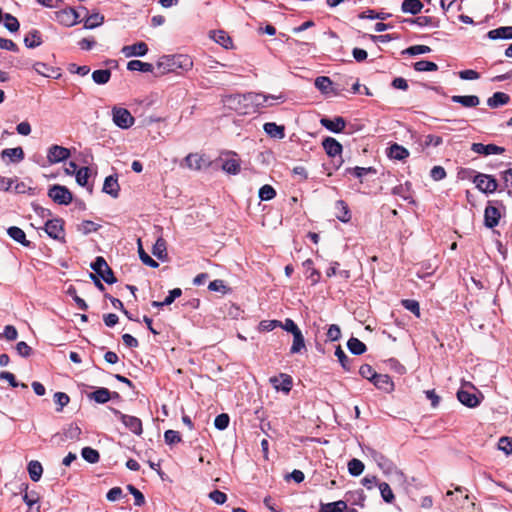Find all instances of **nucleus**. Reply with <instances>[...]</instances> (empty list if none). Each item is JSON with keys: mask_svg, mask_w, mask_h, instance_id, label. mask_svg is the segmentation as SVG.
Returning <instances> with one entry per match:
<instances>
[{"mask_svg": "<svg viewBox=\"0 0 512 512\" xmlns=\"http://www.w3.org/2000/svg\"><path fill=\"white\" fill-rule=\"evenodd\" d=\"M138 253L139 258L141 261L151 267V268H157L159 266L158 262H156L153 258H151L143 249L140 239L138 240Z\"/></svg>", "mask_w": 512, "mask_h": 512, "instance_id": "obj_49", "label": "nucleus"}, {"mask_svg": "<svg viewBox=\"0 0 512 512\" xmlns=\"http://www.w3.org/2000/svg\"><path fill=\"white\" fill-rule=\"evenodd\" d=\"M413 68L418 72H430L436 71L438 69V65L428 60H420L413 64Z\"/></svg>", "mask_w": 512, "mask_h": 512, "instance_id": "obj_46", "label": "nucleus"}, {"mask_svg": "<svg viewBox=\"0 0 512 512\" xmlns=\"http://www.w3.org/2000/svg\"><path fill=\"white\" fill-rule=\"evenodd\" d=\"M265 133L276 139H283L285 137V128L282 125H277L274 122H267L263 125Z\"/></svg>", "mask_w": 512, "mask_h": 512, "instance_id": "obj_25", "label": "nucleus"}, {"mask_svg": "<svg viewBox=\"0 0 512 512\" xmlns=\"http://www.w3.org/2000/svg\"><path fill=\"white\" fill-rule=\"evenodd\" d=\"M409 156V151L397 143L391 145L388 149V157L395 160H404Z\"/></svg>", "mask_w": 512, "mask_h": 512, "instance_id": "obj_33", "label": "nucleus"}, {"mask_svg": "<svg viewBox=\"0 0 512 512\" xmlns=\"http://www.w3.org/2000/svg\"><path fill=\"white\" fill-rule=\"evenodd\" d=\"M457 398L461 404L465 405L469 408H475L480 405L481 400L483 399V395L481 392L478 394L471 392L469 390H465L463 387L458 390Z\"/></svg>", "mask_w": 512, "mask_h": 512, "instance_id": "obj_11", "label": "nucleus"}, {"mask_svg": "<svg viewBox=\"0 0 512 512\" xmlns=\"http://www.w3.org/2000/svg\"><path fill=\"white\" fill-rule=\"evenodd\" d=\"M81 13L73 8H65L55 12V19L66 27H72L80 22Z\"/></svg>", "mask_w": 512, "mask_h": 512, "instance_id": "obj_8", "label": "nucleus"}, {"mask_svg": "<svg viewBox=\"0 0 512 512\" xmlns=\"http://www.w3.org/2000/svg\"><path fill=\"white\" fill-rule=\"evenodd\" d=\"M473 183L479 191L485 194L494 193L498 188V182L495 177L488 174H475L473 177Z\"/></svg>", "mask_w": 512, "mask_h": 512, "instance_id": "obj_4", "label": "nucleus"}, {"mask_svg": "<svg viewBox=\"0 0 512 512\" xmlns=\"http://www.w3.org/2000/svg\"><path fill=\"white\" fill-rule=\"evenodd\" d=\"M270 383L273 387L279 391H283L285 393H289L292 389L293 381L290 375L281 373L279 377L273 376L270 378Z\"/></svg>", "mask_w": 512, "mask_h": 512, "instance_id": "obj_12", "label": "nucleus"}, {"mask_svg": "<svg viewBox=\"0 0 512 512\" xmlns=\"http://www.w3.org/2000/svg\"><path fill=\"white\" fill-rule=\"evenodd\" d=\"M129 71H139L149 73L153 71V65L151 63L142 62L140 60H131L127 64Z\"/></svg>", "mask_w": 512, "mask_h": 512, "instance_id": "obj_39", "label": "nucleus"}, {"mask_svg": "<svg viewBox=\"0 0 512 512\" xmlns=\"http://www.w3.org/2000/svg\"><path fill=\"white\" fill-rule=\"evenodd\" d=\"M88 398L90 400H94L96 403L105 404L110 399H112V395H111V392L109 391V389L104 388V387H99L92 393H89Z\"/></svg>", "mask_w": 512, "mask_h": 512, "instance_id": "obj_26", "label": "nucleus"}, {"mask_svg": "<svg viewBox=\"0 0 512 512\" xmlns=\"http://www.w3.org/2000/svg\"><path fill=\"white\" fill-rule=\"evenodd\" d=\"M346 174H352L355 177L362 179L364 176L369 174H376L377 170L374 167H349L345 170Z\"/></svg>", "mask_w": 512, "mask_h": 512, "instance_id": "obj_38", "label": "nucleus"}, {"mask_svg": "<svg viewBox=\"0 0 512 512\" xmlns=\"http://www.w3.org/2000/svg\"><path fill=\"white\" fill-rule=\"evenodd\" d=\"M500 212L496 207L488 205L484 212V224L488 228H494L500 220Z\"/></svg>", "mask_w": 512, "mask_h": 512, "instance_id": "obj_20", "label": "nucleus"}, {"mask_svg": "<svg viewBox=\"0 0 512 512\" xmlns=\"http://www.w3.org/2000/svg\"><path fill=\"white\" fill-rule=\"evenodd\" d=\"M81 455L85 461L91 464L97 463L100 459L99 452L91 447H84L81 451Z\"/></svg>", "mask_w": 512, "mask_h": 512, "instance_id": "obj_45", "label": "nucleus"}, {"mask_svg": "<svg viewBox=\"0 0 512 512\" xmlns=\"http://www.w3.org/2000/svg\"><path fill=\"white\" fill-rule=\"evenodd\" d=\"M359 374L369 381L373 382L374 377H376L377 373L374 371L372 366L369 364H363L359 369Z\"/></svg>", "mask_w": 512, "mask_h": 512, "instance_id": "obj_63", "label": "nucleus"}, {"mask_svg": "<svg viewBox=\"0 0 512 512\" xmlns=\"http://www.w3.org/2000/svg\"><path fill=\"white\" fill-rule=\"evenodd\" d=\"M315 87L325 95L333 94L339 95V91L333 88V82L327 76H319L315 79Z\"/></svg>", "mask_w": 512, "mask_h": 512, "instance_id": "obj_17", "label": "nucleus"}, {"mask_svg": "<svg viewBox=\"0 0 512 512\" xmlns=\"http://www.w3.org/2000/svg\"><path fill=\"white\" fill-rule=\"evenodd\" d=\"M431 52V48L426 45H414L408 47L406 50L403 51L405 54H409L411 56L420 55V54H426Z\"/></svg>", "mask_w": 512, "mask_h": 512, "instance_id": "obj_58", "label": "nucleus"}, {"mask_svg": "<svg viewBox=\"0 0 512 512\" xmlns=\"http://www.w3.org/2000/svg\"><path fill=\"white\" fill-rule=\"evenodd\" d=\"M347 347L349 351L354 355H362L366 352V345L360 341L358 338L351 337L347 342Z\"/></svg>", "mask_w": 512, "mask_h": 512, "instance_id": "obj_40", "label": "nucleus"}, {"mask_svg": "<svg viewBox=\"0 0 512 512\" xmlns=\"http://www.w3.org/2000/svg\"><path fill=\"white\" fill-rule=\"evenodd\" d=\"M152 253L159 260L165 261L167 259L166 241L163 238H158L153 246Z\"/></svg>", "mask_w": 512, "mask_h": 512, "instance_id": "obj_37", "label": "nucleus"}, {"mask_svg": "<svg viewBox=\"0 0 512 512\" xmlns=\"http://www.w3.org/2000/svg\"><path fill=\"white\" fill-rule=\"evenodd\" d=\"M33 69L35 72H37L39 75H42L47 78H58L60 76V73L58 72V69H55L52 66H49L46 63L43 62H36L33 64Z\"/></svg>", "mask_w": 512, "mask_h": 512, "instance_id": "obj_22", "label": "nucleus"}, {"mask_svg": "<svg viewBox=\"0 0 512 512\" xmlns=\"http://www.w3.org/2000/svg\"><path fill=\"white\" fill-rule=\"evenodd\" d=\"M320 123L323 127L333 133H340L344 130L346 126V121L343 117L337 116L333 119L330 118H322Z\"/></svg>", "mask_w": 512, "mask_h": 512, "instance_id": "obj_16", "label": "nucleus"}, {"mask_svg": "<svg viewBox=\"0 0 512 512\" xmlns=\"http://www.w3.org/2000/svg\"><path fill=\"white\" fill-rule=\"evenodd\" d=\"M222 169L232 175H236L240 172V161L236 153H232L229 158L222 159Z\"/></svg>", "mask_w": 512, "mask_h": 512, "instance_id": "obj_21", "label": "nucleus"}, {"mask_svg": "<svg viewBox=\"0 0 512 512\" xmlns=\"http://www.w3.org/2000/svg\"><path fill=\"white\" fill-rule=\"evenodd\" d=\"M111 411L129 431L138 436L142 434V421L138 417L124 414L115 408H111Z\"/></svg>", "mask_w": 512, "mask_h": 512, "instance_id": "obj_5", "label": "nucleus"}, {"mask_svg": "<svg viewBox=\"0 0 512 512\" xmlns=\"http://www.w3.org/2000/svg\"><path fill=\"white\" fill-rule=\"evenodd\" d=\"M377 389H380L386 393H390L394 390V383L391 377L387 374H378L374 377L372 382Z\"/></svg>", "mask_w": 512, "mask_h": 512, "instance_id": "obj_19", "label": "nucleus"}, {"mask_svg": "<svg viewBox=\"0 0 512 512\" xmlns=\"http://www.w3.org/2000/svg\"><path fill=\"white\" fill-rule=\"evenodd\" d=\"M364 464L361 460L353 458L348 462V471L352 476H359L364 471Z\"/></svg>", "mask_w": 512, "mask_h": 512, "instance_id": "obj_48", "label": "nucleus"}, {"mask_svg": "<svg viewBox=\"0 0 512 512\" xmlns=\"http://www.w3.org/2000/svg\"><path fill=\"white\" fill-rule=\"evenodd\" d=\"M120 186L118 184L117 176L110 175L105 178L103 184V192L111 195L113 198H117L119 195Z\"/></svg>", "mask_w": 512, "mask_h": 512, "instance_id": "obj_23", "label": "nucleus"}, {"mask_svg": "<svg viewBox=\"0 0 512 512\" xmlns=\"http://www.w3.org/2000/svg\"><path fill=\"white\" fill-rule=\"evenodd\" d=\"M111 78V71L109 69L95 70L92 73L93 81L98 85L106 84Z\"/></svg>", "mask_w": 512, "mask_h": 512, "instance_id": "obj_44", "label": "nucleus"}, {"mask_svg": "<svg viewBox=\"0 0 512 512\" xmlns=\"http://www.w3.org/2000/svg\"><path fill=\"white\" fill-rule=\"evenodd\" d=\"M2 159L9 158L11 162H20L24 159L22 147L7 148L1 152Z\"/></svg>", "mask_w": 512, "mask_h": 512, "instance_id": "obj_29", "label": "nucleus"}, {"mask_svg": "<svg viewBox=\"0 0 512 512\" xmlns=\"http://www.w3.org/2000/svg\"><path fill=\"white\" fill-rule=\"evenodd\" d=\"M509 101L510 97L508 94L504 92H495L490 98H488L487 105L490 108H497L507 104Z\"/></svg>", "mask_w": 512, "mask_h": 512, "instance_id": "obj_31", "label": "nucleus"}, {"mask_svg": "<svg viewBox=\"0 0 512 512\" xmlns=\"http://www.w3.org/2000/svg\"><path fill=\"white\" fill-rule=\"evenodd\" d=\"M211 37L216 43L226 49L232 47V40L230 36L223 30L213 31Z\"/></svg>", "mask_w": 512, "mask_h": 512, "instance_id": "obj_41", "label": "nucleus"}, {"mask_svg": "<svg viewBox=\"0 0 512 512\" xmlns=\"http://www.w3.org/2000/svg\"><path fill=\"white\" fill-rule=\"evenodd\" d=\"M112 120L113 123L121 129H128L135 122L134 117L126 108L117 106L112 108Z\"/></svg>", "mask_w": 512, "mask_h": 512, "instance_id": "obj_6", "label": "nucleus"}, {"mask_svg": "<svg viewBox=\"0 0 512 512\" xmlns=\"http://www.w3.org/2000/svg\"><path fill=\"white\" fill-rule=\"evenodd\" d=\"M89 168L88 167H81L79 168L76 173H75V177H76V182L78 183V185L84 187L87 185V182H88V178H89Z\"/></svg>", "mask_w": 512, "mask_h": 512, "instance_id": "obj_56", "label": "nucleus"}, {"mask_svg": "<svg viewBox=\"0 0 512 512\" xmlns=\"http://www.w3.org/2000/svg\"><path fill=\"white\" fill-rule=\"evenodd\" d=\"M184 165L191 170H201L204 167L209 166V163L205 158L198 153H189L184 158Z\"/></svg>", "mask_w": 512, "mask_h": 512, "instance_id": "obj_14", "label": "nucleus"}, {"mask_svg": "<svg viewBox=\"0 0 512 512\" xmlns=\"http://www.w3.org/2000/svg\"><path fill=\"white\" fill-rule=\"evenodd\" d=\"M54 402L58 405L57 411L60 412L70 402L69 396L64 392H56L54 394Z\"/></svg>", "mask_w": 512, "mask_h": 512, "instance_id": "obj_57", "label": "nucleus"}, {"mask_svg": "<svg viewBox=\"0 0 512 512\" xmlns=\"http://www.w3.org/2000/svg\"><path fill=\"white\" fill-rule=\"evenodd\" d=\"M423 4L420 0H403L401 10L404 13L416 15L421 12Z\"/></svg>", "mask_w": 512, "mask_h": 512, "instance_id": "obj_32", "label": "nucleus"}, {"mask_svg": "<svg viewBox=\"0 0 512 512\" xmlns=\"http://www.w3.org/2000/svg\"><path fill=\"white\" fill-rule=\"evenodd\" d=\"M451 101L454 103H459L466 108L476 107L480 103V99L476 95H453L451 97Z\"/></svg>", "mask_w": 512, "mask_h": 512, "instance_id": "obj_24", "label": "nucleus"}, {"mask_svg": "<svg viewBox=\"0 0 512 512\" xmlns=\"http://www.w3.org/2000/svg\"><path fill=\"white\" fill-rule=\"evenodd\" d=\"M100 227L101 226L99 224H96L93 221L84 220L81 222V224L78 225V231H80L84 235H88L92 232L98 231Z\"/></svg>", "mask_w": 512, "mask_h": 512, "instance_id": "obj_53", "label": "nucleus"}, {"mask_svg": "<svg viewBox=\"0 0 512 512\" xmlns=\"http://www.w3.org/2000/svg\"><path fill=\"white\" fill-rule=\"evenodd\" d=\"M4 26L8 31L14 33L19 30L20 24L16 17L6 13L4 14Z\"/></svg>", "mask_w": 512, "mask_h": 512, "instance_id": "obj_52", "label": "nucleus"}, {"mask_svg": "<svg viewBox=\"0 0 512 512\" xmlns=\"http://www.w3.org/2000/svg\"><path fill=\"white\" fill-rule=\"evenodd\" d=\"M90 267L105 283L114 284L117 282L112 269L108 266L106 260L102 256L96 257Z\"/></svg>", "mask_w": 512, "mask_h": 512, "instance_id": "obj_3", "label": "nucleus"}, {"mask_svg": "<svg viewBox=\"0 0 512 512\" xmlns=\"http://www.w3.org/2000/svg\"><path fill=\"white\" fill-rule=\"evenodd\" d=\"M71 156L68 148L53 144L47 150V160L49 164H57L67 160Z\"/></svg>", "mask_w": 512, "mask_h": 512, "instance_id": "obj_10", "label": "nucleus"}, {"mask_svg": "<svg viewBox=\"0 0 512 512\" xmlns=\"http://www.w3.org/2000/svg\"><path fill=\"white\" fill-rule=\"evenodd\" d=\"M81 433V428L77 424L71 423L63 429L62 436L64 440L76 441L80 439Z\"/></svg>", "mask_w": 512, "mask_h": 512, "instance_id": "obj_34", "label": "nucleus"}, {"mask_svg": "<svg viewBox=\"0 0 512 512\" xmlns=\"http://www.w3.org/2000/svg\"><path fill=\"white\" fill-rule=\"evenodd\" d=\"M442 142H443L442 137L429 134V135H426L424 137V140L422 142V146L424 148H427L429 146L437 147V146L441 145Z\"/></svg>", "mask_w": 512, "mask_h": 512, "instance_id": "obj_62", "label": "nucleus"}, {"mask_svg": "<svg viewBox=\"0 0 512 512\" xmlns=\"http://www.w3.org/2000/svg\"><path fill=\"white\" fill-rule=\"evenodd\" d=\"M42 42L41 33L36 29H32L24 37V44L30 49L40 46Z\"/></svg>", "mask_w": 512, "mask_h": 512, "instance_id": "obj_28", "label": "nucleus"}, {"mask_svg": "<svg viewBox=\"0 0 512 512\" xmlns=\"http://www.w3.org/2000/svg\"><path fill=\"white\" fill-rule=\"evenodd\" d=\"M230 418L228 414L222 413L216 416L214 426L218 430H225L229 425Z\"/></svg>", "mask_w": 512, "mask_h": 512, "instance_id": "obj_61", "label": "nucleus"}, {"mask_svg": "<svg viewBox=\"0 0 512 512\" xmlns=\"http://www.w3.org/2000/svg\"><path fill=\"white\" fill-rule=\"evenodd\" d=\"M335 356L338 358V361L340 362L342 368L346 371H350V365H349V358L341 348V346H338L335 350Z\"/></svg>", "mask_w": 512, "mask_h": 512, "instance_id": "obj_60", "label": "nucleus"}, {"mask_svg": "<svg viewBox=\"0 0 512 512\" xmlns=\"http://www.w3.org/2000/svg\"><path fill=\"white\" fill-rule=\"evenodd\" d=\"M68 295H70L74 302L76 303L77 307L81 310L86 311L88 309V305L84 299L79 297L76 293V289L74 287H69L67 290Z\"/></svg>", "mask_w": 512, "mask_h": 512, "instance_id": "obj_59", "label": "nucleus"}, {"mask_svg": "<svg viewBox=\"0 0 512 512\" xmlns=\"http://www.w3.org/2000/svg\"><path fill=\"white\" fill-rule=\"evenodd\" d=\"M104 22V16L99 13H93L90 15H87L84 18V28L85 29H94L100 25H102Z\"/></svg>", "mask_w": 512, "mask_h": 512, "instance_id": "obj_43", "label": "nucleus"}, {"mask_svg": "<svg viewBox=\"0 0 512 512\" xmlns=\"http://www.w3.org/2000/svg\"><path fill=\"white\" fill-rule=\"evenodd\" d=\"M157 67L163 74L171 72L183 74L193 68V60L186 54L165 55L159 59Z\"/></svg>", "mask_w": 512, "mask_h": 512, "instance_id": "obj_1", "label": "nucleus"}, {"mask_svg": "<svg viewBox=\"0 0 512 512\" xmlns=\"http://www.w3.org/2000/svg\"><path fill=\"white\" fill-rule=\"evenodd\" d=\"M487 35L492 40L512 39V26H504L490 30Z\"/></svg>", "mask_w": 512, "mask_h": 512, "instance_id": "obj_30", "label": "nucleus"}, {"mask_svg": "<svg viewBox=\"0 0 512 512\" xmlns=\"http://www.w3.org/2000/svg\"><path fill=\"white\" fill-rule=\"evenodd\" d=\"M378 488L380 490L382 499L386 503H392L394 501L395 496H394V493L388 483L381 482L378 484Z\"/></svg>", "mask_w": 512, "mask_h": 512, "instance_id": "obj_47", "label": "nucleus"}, {"mask_svg": "<svg viewBox=\"0 0 512 512\" xmlns=\"http://www.w3.org/2000/svg\"><path fill=\"white\" fill-rule=\"evenodd\" d=\"M45 232L49 237L64 242L65 241V231H64V221L60 218H54L47 220L45 223Z\"/></svg>", "mask_w": 512, "mask_h": 512, "instance_id": "obj_9", "label": "nucleus"}, {"mask_svg": "<svg viewBox=\"0 0 512 512\" xmlns=\"http://www.w3.org/2000/svg\"><path fill=\"white\" fill-rule=\"evenodd\" d=\"M402 306L412 312L416 317H420L419 302L413 299H404L401 301Z\"/></svg>", "mask_w": 512, "mask_h": 512, "instance_id": "obj_54", "label": "nucleus"}, {"mask_svg": "<svg viewBox=\"0 0 512 512\" xmlns=\"http://www.w3.org/2000/svg\"><path fill=\"white\" fill-rule=\"evenodd\" d=\"M276 196V191L275 189L270 186V185H263L260 189H259V198L262 200V201H269L271 199H273L274 197Z\"/></svg>", "mask_w": 512, "mask_h": 512, "instance_id": "obj_55", "label": "nucleus"}, {"mask_svg": "<svg viewBox=\"0 0 512 512\" xmlns=\"http://www.w3.org/2000/svg\"><path fill=\"white\" fill-rule=\"evenodd\" d=\"M392 194L403 198L404 200H409L410 196V184L406 182L405 184H400L395 186L392 189Z\"/></svg>", "mask_w": 512, "mask_h": 512, "instance_id": "obj_51", "label": "nucleus"}, {"mask_svg": "<svg viewBox=\"0 0 512 512\" xmlns=\"http://www.w3.org/2000/svg\"><path fill=\"white\" fill-rule=\"evenodd\" d=\"M471 150L474 153L481 155H492V154H503L505 152L504 147L497 146L495 144H483V143H473L471 145Z\"/></svg>", "mask_w": 512, "mask_h": 512, "instance_id": "obj_13", "label": "nucleus"}, {"mask_svg": "<svg viewBox=\"0 0 512 512\" xmlns=\"http://www.w3.org/2000/svg\"><path fill=\"white\" fill-rule=\"evenodd\" d=\"M121 52L126 58H130L133 56L142 57L147 54L148 46L145 42H137L133 45L124 46L121 49Z\"/></svg>", "mask_w": 512, "mask_h": 512, "instance_id": "obj_15", "label": "nucleus"}, {"mask_svg": "<svg viewBox=\"0 0 512 512\" xmlns=\"http://www.w3.org/2000/svg\"><path fill=\"white\" fill-rule=\"evenodd\" d=\"M48 196L59 205H68L72 202L73 196L70 190L63 185L55 184L48 190Z\"/></svg>", "mask_w": 512, "mask_h": 512, "instance_id": "obj_7", "label": "nucleus"}, {"mask_svg": "<svg viewBox=\"0 0 512 512\" xmlns=\"http://www.w3.org/2000/svg\"><path fill=\"white\" fill-rule=\"evenodd\" d=\"M7 234L16 242L20 243L24 247H29L31 242L26 239L25 232L17 227L11 226L7 229Z\"/></svg>", "mask_w": 512, "mask_h": 512, "instance_id": "obj_27", "label": "nucleus"}, {"mask_svg": "<svg viewBox=\"0 0 512 512\" xmlns=\"http://www.w3.org/2000/svg\"><path fill=\"white\" fill-rule=\"evenodd\" d=\"M238 98L240 99L241 96H238ZM242 99L245 102L254 105L256 108H263V107L271 106L272 100L283 99V96L282 95L276 96V95L265 94V93H260V92L259 93L249 92V93L244 94L242 96Z\"/></svg>", "mask_w": 512, "mask_h": 512, "instance_id": "obj_2", "label": "nucleus"}, {"mask_svg": "<svg viewBox=\"0 0 512 512\" xmlns=\"http://www.w3.org/2000/svg\"><path fill=\"white\" fill-rule=\"evenodd\" d=\"M29 477L33 482H38L41 479L43 473V467L37 460H31L27 467Z\"/></svg>", "mask_w": 512, "mask_h": 512, "instance_id": "obj_35", "label": "nucleus"}, {"mask_svg": "<svg viewBox=\"0 0 512 512\" xmlns=\"http://www.w3.org/2000/svg\"><path fill=\"white\" fill-rule=\"evenodd\" d=\"M335 208L337 209L336 217L339 221L347 223L351 219V213L347 204L343 200L336 201Z\"/></svg>", "mask_w": 512, "mask_h": 512, "instance_id": "obj_36", "label": "nucleus"}, {"mask_svg": "<svg viewBox=\"0 0 512 512\" xmlns=\"http://www.w3.org/2000/svg\"><path fill=\"white\" fill-rule=\"evenodd\" d=\"M322 146L329 157L340 156L343 149L342 145L332 137H326L322 142Z\"/></svg>", "mask_w": 512, "mask_h": 512, "instance_id": "obj_18", "label": "nucleus"}, {"mask_svg": "<svg viewBox=\"0 0 512 512\" xmlns=\"http://www.w3.org/2000/svg\"><path fill=\"white\" fill-rule=\"evenodd\" d=\"M303 348H305V341L302 332L293 334V343L290 349L292 354L299 353Z\"/></svg>", "mask_w": 512, "mask_h": 512, "instance_id": "obj_50", "label": "nucleus"}, {"mask_svg": "<svg viewBox=\"0 0 512 512\" xmlns=\"http://www.w3.org/2000/svg\"><path fill=\"white\" fill-rule=\"evenodd\" d=\"M347 508V504L343 500L321 504L318 512H344Z\"/></svg>", "mask_w": 512, "mask_h": 512, "instance_id": "obj_42", "label": "nucleus"}, {"mask_svg": "<svg viewBox=\"0 0 512 512\" xmlns=\"http://www.w3.org/2000/svg\"><path fill=\"white\" fill-rule=\"evenodd\" d=\"M499 450L503 451L505 454L509 455L512 453V438L509 437H501L498 442Z\"/></svg>", "mask_w": 512, "mask_h": 512, "instance_id": "obj_64", "label": "nucleus"}]
</instances>
